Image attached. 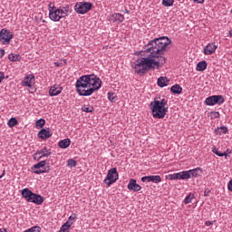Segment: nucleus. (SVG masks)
Here are the masks:
<instances>
[{
  "label": "nucleus",
  "mask_w": 232,
  "mask_h": 232,
  "mask_svg": "<svg viewBox=\"0 0 232 232\" xmlns=\"http://www.w3.org/2000/svg\"><path fill=\"white\" fill-rule=\"evenodd\" d=\"M171 40L167 36H161L150 40L145 46V52H149V55L141 57L133 63L132 68L135 73L144 74L148 70H155L161 68L166 64V57L164 52L169 46Z\"/></svg>",
  "instance_id": "1"
},
{
  "label": "nucleus",
  "mask_w": 232,
  "mask_h": 232,
  "mask_svg": "<svg viewBox=\"0 0 232 232\" xmlns=\"http://www.w3.org/2000/svg\"><path fill=\"white\" fill-rule=\"evenodd\" d=\"M102 81L95 74H85L81 76L75 84L76 92L82 97H90L94 92L101 90Z\"/></svg>",
  "instance_id": "2"
},
{
  "label": "nucleus",
  "mask_w": 232,
  "mask_h": 232,
  "mask_svg": "<svg viewBox=\"0 0 232 232\" xmlns=\"http://www.w3.org/2000/svg\"><path fill=\"white\" fill-rule=\"evenodd\" d=\"M152 117L154 119H164L168 113V100L166 98H155L150 104Z\"/></svg>",
  "instance_id": "3"
},
{
  "label": "nucleus",
  "mask_w": 232,
  "mask_h": 232,
  "mask_svg": "<svg viewBox=\"0 0 232 232\" xmlns=\"http://www.w3.org/2000/svg\"><path fill=\"white\" fill-rule=\"evenodd\" d=\"M49 18L53 23H59L61 19H64V17H68L70 14V5H60L59 7H55L54 5L49 4Z\"/></svg>",
  "instance_id": "4"
},
{
  "label": "nucleus",
  "mask_w": 232,
  "mask_h": 232,
  "mask_svg": "<svg viewBox=\"0 0 232 232\" xmlns=\"http://www.w3.org/2000/svg\"><path fill=\"white\" fill-rule=\"evenodd\" d=\"M21 193L23 198H24L26 202H32L33 204H36V206H42L43 202H44V198L43 196L34 193L28 188L22 189Z\"/></svg>",
  "instance_id": "5"
},
{
  "label": "nucleus",
  "mask_w": 232,
  "mask_h": 232,
  "mask_svg": "<svg viewBox=\"0 0 232 232\" xmlns=\"http://www.w3.org/2000/svg\"><path fill=\"white\" fill-rule=\"evenodd\" d=\"M92 8H93V5L90 2H77L74 5V11L81 15L88 14Z\"/></svg>",
  "instance_id": "6"
},
{
  "label": "nucleus",
  "mask_w": 232,
  "mask_h": 232,
  "mask_svg": "<svg viewBox=\"0 0 232 232\" xmlns=\"http://www.w3.org/2000/svg\"><path fill=\"white\" fill-rule=\"evenodd\" d=\"M119 180V172L117 168H112L108 170L107 176L104 179L103 182L107 184V187L110 188L111 184H115Z\"/></svg>",
  "instance_id": "7"
},
{
  "label": "nucleus",
  "mask_w": 232,
  "mask_h": 232,
  "mask_svg": "<svg viewBox=\"0 0 232 232\" xmlns=\"http://www.w3.org/2000/svg\"><path fill=\"white\" fill-rule=\"evenodd\" d=\"M46 166V160H42L36 164H34L31 169L34 175H41L43 173H48L50 171V167Z\"/></svg>",
  "instance_id": "8"
},
{
  "label": "nucleus",
  "mask_w": 232,
  "mask_h": 232,
  "mask_svg": "<svg viewBox=\"0 0 232 232\" xmlns=\"http://www.w3.org/2000/svg\"><path fill=\"white\" fill-rule=\"evenodd\" d=\"M50 155H52V150L48 149V147H44L33 154V159L39 162L41 159L48 158Z\"/></svg>",
  "instance_id": "9"
},
{
  "label": "nucleus",
  "mask_w": 232,
  "mask_h": 232,
  "mask_svg": "<svg viewBox=\"0 0 232 232\" xmlns=\"http://www.w3.org/2000/svg\"><path fill=\"white\" fill-rule=\"evenodd\" d=\"M12 39H14V34L10 30L4 28L0 31V43L2 44H10Z\"/></svg>",
  "instance_id": "10"
},
{
  "label": "nucleus",
  "mask_w": 232,
  "mask_h": 232,
  "mask_svg": "<svg viewBox=\"0 0 232 232\" xmlns=\"http://www.w3.org/2000/svg\"><path fill=\"white\" fill-rule=\"evenodd\" d=\"M226 100H224V96L222 95H212L210 97H208L205 100V104L207 106H215V104H224Z\"/></svg>",
  "instance_id": "11"
},
{
  "label": "nucleus",
  "mask_w": 232,
  "mask_h": 232,
  "mask_svg": "<svg viewBox=\"0 0 232 232\" xmlns=\"http://www.w3.org/2000/svg\"><path fill=\"white\" fill-rule=\"evenodd\" d=\"M35 84V76L34 74H28L22 81V86L32 88Z\"/></svg>",
  "instance_id": "12"
},
{
  "label": "nucleus",
  "mask_w": 232,
  "mask_h": 232,
  "mask_svg": "<svg viewBox=\"0 0 232 232\" xmlns=\"http://www.w3.org/2000/svg\"><path fill=\"white\" fill-rule=\"evenodd\" d=\"M53 135V132L52 131V129H41L38 132V138L42 139V140H46L47 139H50Z\"/></svg>",
  "instance_id": "13"
},
{
  "label": "nucleus",
  "mask_w": 232,
  "mask_h": 232,
  "mask_svg": "<svg viewBox=\"0 0 232 232\" xmlns=\"http://www.w3.org/2000/svg\"><path fill=\"white\" fill-rule=\"evenodd\" d=\"M217 48L218 46L215 43H210L204 47L203 53L204 55H211L217 52Z\"/></svg>",
  "instance_id": "14"
},
{
  "label": "nucleus",
  "mask_w": 232,
  "mask_h": 232,
  "mask_svg": "<svg viewBox=\"0 0 232 232\" xmlns=\"http://www.w3.org/2000/svg\"><path fill=\"white\" fill-rule=\"evenodd\" d=\"M63 93V86L59 84L53 85L49 90L50 97H57V95H61Z\"/></svg>",
  "instance_id": "15"
},
{
  "label": "nucleus",
  "mask_w": 232,
  "mask_h": 232,
  "mask_svg": "<svg viewBox=\"0 0 232 232\" xmlns=\"http://www.w3.org/2000/svg\"><path fill=\"white\" fill-rule=\"evenodd\" d=\"M128 189H130V191H140V189H142V187H140V185L137 184V180L136 179H130L128 186H127Z\"/></svg>",
  "instance_id": "16"
},
{
  "label": "nucleus",
  "mask_w": 232,
  "mask_h": 232,
  "mask_svg": "<svg viewBox=\"0 0 232 232\" xmlns=\"http://www.w3.org/2000/svg\"><path fill=\"white\" fill-rule=\"evenodd\" d=\"M110 21L120 24V23H124V15L121 13H114L111 14Z\"/></svg>",
  "instance_id": "17"
},
{
  "label": "nucleus",
  "mask_w": 232,
  "mask_h": 232,
  "mask_svg": "<svg viewBox=\"0 0 232 232\" xmlns=\"http://www.w3.org/2000/svg\"><path fill=\"white\" fill-rule=\"evenodd\" d=\"M157 84L160 86V88H166V86L169 84V79H168L166 76H160L158 78Z\"/></svg>",
  "instance_id": "18"
},
{
  "label": "nucleus",
  "mask_w": 232,
  "mask_h": 232,
  "mask_svg": "<svg viewBox=\"0 0 232 232\" xmlns=\"http://www.w3.org/2000/svg\"><path fill=\"white\" fill-rule=\"evenodd\" d=\"M190 173V178H195L197 179V177H200V175H202V173L204 172V170H202V168L198 167L196 169H192L188 170Z\"/></svg>",
  "instance_id": "19"
},
{
  "label": "nucleus",
  "mask_w": 232,
  "mask_h": 232,
  "mask_svg": "<svg viewBox=\"0 0 232 232\" xmlns=\"http://www.w3.org/2000/svg\"><path fill=\"white\" fill-rule=\"evenodd\" d=\"M70 144H72V140L69 138L63 139L58 142V146L62 148V150H66V148H70Z\"/></svg>",
  "instance_id": "20"
},
{
  "label": "nucleus",
  "mask_w": 232,
  "mask_h": 232,
  "mask_svg": "<svg viewBox=\"0 0 232 232\" xmlns=\"http://www.w3.org/2000/svg\"><path fill=\"white\" fill-rule=\"evenodd\" d=\"M170 92L174 93V95H180V93H182V87L176 83L170 88Z\"/></svg>",
  "instance_id": "21"
},
{
  "label": "nucleus",
  "mask_w": 232,
  "mask_h": 232,
  "mask_svg": "<svg viewBox=\"0 0 232 232\" xmlns=\"http://www.w3.org/2000/svg\"><path fill=\"white\" fill-rule=\"evenodd\" d=\"M206 68H208V63L206 61H201V62L198 63V64L196 66L197 72H204V70H206Z\"/></svg>",
  "instance_id": "22"
},
{
  "label": "nucleus",
  "mask_w": 232,
  "mask_h": 232,
  "mask_svg": "<svg viewBox=\"0 0 232 232\" xmlns=\"http://www.w3.org/2000/svg\"><path fill=\"white\" fill-rule=\"evenodd\" d=\"M227 127L226 126H221V127H218L215 130V132L217 135H226V133H227Z\"/></svg>",
  "instance_id": "23"
},
{
  "label": "nucleus",
  "mask_w": 232,
  "mask_h": 232,
  "mask_svg": "<svg viewBox=\"0 0 232 232\" xmlns=\"http://www.w3.org/2000/svg\"><path fill=\"white\" fill-rule=\"evenodd\" d=\"M8 59H9V61H11L12 63H17V62L21 61V55L15 54V53H10V54L8 55Z\"/></svg>",
  "instance_id": "24"
},
{
  "label": "nucleus",
  "mask_w": 232,
  "mask_h": 232,
  "mask_svg": "<svg viewBox=\"0 0 232 232\" xmlns=\"http://www.w3.org/2000/svg\"><path fill=\"white\" fill-rule=\"evenodd\" d=\"M212 152L215 153V155H217L218 157H225V159H227V153L220 152V150H218V148L217 147L213 148Z\"/></svg>",
  "instance_id": "25"
},
{
  "label": "nucleus",
  "mask_w": 232,
  "mask_h": 232,
  "mask_svg": "<svg viewBox=\"0 0 232 232\" xmlns=\"http://www.w3.org/2000/svg\"><path fill=\"white\" fill-rule=\"evenodd\" d=\"M82 111L85 113H93V111H95V109H93V106L91 105H83L82 107Z\"/></svg>",
  "instance_id": "26"
},
{
  "label": "nucleus",
  "mask_w": 232,
  "mask_h": 232,
  "mask_svg": "<svg viewBox=\"0 0 232 232\" xmlns=\"http://www.w3.org/2000/svg\"><path fill=\"white\" fill-rule=\"evenodd\" d=\"M46 124V120L45 119H40V120H37L36 122H35V128L37 130L41 129V128H44V126Z\"/></svg>",
  "instance_id": "27"
},
{
  "label": "nucleus",
  "mask_w": 232,
  "mask_h": 232,
  "mask_svg": "<svg viewBox=\"0 0 232 232\" xmlns=\"http://www.w3.org/2000/svg\"><path fill=\"white\" fill-rule=\"evenodd\" d=\"M150 182H153V184H160L162 178H160V175L150 176Z\"/></svg>",
  "instance_id": "28"
},
{
  "label": "nucleus",
  "mask_w": 232,
  "mask_h": 232,
  "mask_svg": "<svg viewBox=\"0 0 232 232\" xmlns=\"http://www.w3.org/2000/svg\"><path fill=\"white\" fill-rule=\"evenodd\" d=\"M181 177L182 180H188V179H191V174L189 170H183L181 171Z\"/></svg>",
  "instance_id": "29"
},
{
  "label": "nucleus",
  "mask_w": 232,
  "mask_h": 232,
  "mask_svg": "<svg viewBox=\"0 0 232 232\" xmlns=\"http://www.w3.org/2000/svg\"><path fill=\"white\" fill-rule=\"evenodd\" d=\"M17 124H18V121H17V119L15 118H11L7 122V126L9 128H14V126H17Z\"/></svg>",
  "instance_id": "30"
},
{
  "label": "nucleus",
  "mask_w": 232,
  "mask_h": 232,
  "mask_svg": "<svg viewBox=\"0 0 232 232\" xmlns=\"http://www.w3.org/2000/svg\"><path fill=\"white\" fill-rule=\"evenodd\" d=\"M193 198H195V195L193 194H188L185 199H184V204H191V201L193 200Z\"/></svg>",
  "instance_id": "31"
},
{
  "label": "nucleus",
  "mask_w": 232,
  "mask_h": 232,
  "mask_svg": "<svg viewBox=\"0 0 232 232\" xmlns=\"http://www.w3.org/2000/svg\"><path fill=\"white\" fill-rule=\"evenodd\" d=\"M173 3H175V0H162L161 5H163V6H173Z\"/></svg>",
  "instance_id": "32"
},
{
  "label": "nucleus",
  "mask_w": 232,
  "mask_h": 232,
  "mask_svg": "<svg viewBox=\"0 0 232 232\" xmlns=\"http://www.w3.org/2000/svg\"><path fill=\"white\" fill-rule=\"evenodd\" d=\"M108 99L111 102H115L117 101V95L113 92H108Z\"/></svg>",
  "instance_id": "33"
},
{
  "label": "nucleus",
  "mask_w": 232,
  "mask_h": 232,
  "mask_svg": "<svg viewBox=\"0 0 232 232\" xmlns=\"http://www.w3.org/2000/svg\"><path fill=\"white\" fill-rule=\"evenodd\" d=\"M67 166L69 168H75V166H77V161L73 159L68 160Z\"/></svg>",
  "instance_id": "34"
},
{
  "label": "nucleus",
  "mask_w": 232,
  "mask_h": 232,
  "mask_svg": "<svg viewBox=\"0 0 232 232\" xmlns=\"http://www.w3.org/2000/svg\"><path fill=\"white\" fill-rule=\"evenodd\" d=\"M166 179H168V180H177V173L169 174L166 176Z\"/></svg>",
  "instance_id": "35"
},
{
  "label": "nucleus",
  "mask_w": 232,
  "mask_h": 232,
  "mask_svg": "<svg viewBox=\"0 0 232 232\" xmlns=\"http://www.w3.org/2000/svg\"><path fill=\"white\" fill-rule=\"evenodd\" d=\"M141 182H151V176H144L141 178Z\"/></svg>",
  "instance_id": "36"
},
{
  "label": "nucleus",
  "mask_w": 232,
  "mask_h": 232,
  "mask_svg": "<svg viewBox=\"0 0 232 232\" xmlns=\"http://www.w3.org/2000/svg\"><path fill=\"white\" fill-rule=\"evenodd\" d=\"M59 232H70V228H68V227L65 226H62L61 228H60V231Z\"/></svg>",
  "instance_id": "37"
},
{
  "label": "nucleus",
  "mask_w": 232,
  "mask_h": 232,
  "mask_svg": "<svg viewBox=\"0 0 232 232\" xmlns=\"http://www.w3.org/2000/svg\"><path fill=\"white\" fill-rule=\"evenodd\" d=\"M73 225V222L70 221L69 219L66 221V223L63 224V226H66L65 227H68L70 229V227H72V226Z\"/></svg>",
  "instance_id": "38"
},
{
  "label": "nucleus",
  "mask_w": 232,
  "mask_h": 232,
  "mask_svg": "<svg viewBox=\"0 0 232 232\" xmlns=\"http://www.w3.org/2000/svg\"><path fill=\"white\" fill-rule=\"evenodd\" d=\"M177 180H182V171L176 173Z\"/></svg>",
  "instance_id": "39"
},
{
  "label": "nucleus",
  "mask_w": 232,
  "mask_h": 232,
  "mask_svg": "<svg viewBox=\"0 0 232 232\" xmlns=\"http://www.w3.org/2000/svg\"><path fill=\"white\" fill-rule=\"evenodd\" d=\"M6 53L5 52V49H0V59H3V57H5V54Z\"/></svg>",
  "instance_id": "40"
},
{
  "label": "nucleus",
  "mask_w": 232,
  "mask_h": 232,
  "mask_svg": "<svg viewBox=\"0 0 232 232\" xmlns=\"http://www.w3.org/2000/svg\"><path fill=\"white\" fill-rule=\"evenodd\" d=\"M213 224H215V221H206L205 222V226H207L208 227H209V226H213Z\"/></svg>",
  "instance_id": "41"
},
{
  "label": "nucleus",
  "mask_w": 232,
  "mask_h": 232,
  "mask_svg": "<svg viewBox=\"0 0 232 232\" xmlns=\"http://www.w3.org/2000/svg\"><path fill=\"white\" fill-rule=\"evenodd\" d=\"M227 188L229 191H232V179L229 180L228 184H227Z\"/></svg>",
  "instance_id": "42"
},
{
  "label": "nucleus",
  "mask_w": 232,
  "mask_h": 232,
  "mask_svg": "<svg viewBox=\"0 0 232 232\" xmlns=\"http://www.w3.org/2000/svg\"><path fill=\"white\" fill-rule=\"evenodd\" d=\"M4 80H5V72H0V82H3Z\"/></svg>",
  "instance_id": "43"
},
{
  "label": "nucleus",
  "mask_w": 232,
  "mask_h": 232,
  "mask_svg": "<svg viewBox=\"0 0 232 232\" xmlns=\"http://www.w3.org/2000/svg\"><path fill=\"white\" fill-rule=\"evenodd\" d=\"M193 1H194V3H198V5H202V4H204L205 0H193Z\"/></svg>",
  "instance_id": "44"
},
{
  "label": "nucleus",
  "mask_w": 232,
  "mask_h": 232,
  "mask_svg": "<svg viewBox=\"0 0 232 232\" xmlns=\"http://www.w3.org/2000/svg\"><path fill=\"white\" fill-rule=\"evenodd\" d=\"M54 66H56V68H60V66H63V63L55 62Z\"/></svg>",
  "instance_id": "45"
},
{
  "label": "nucleus",
  "mask_w": 232,
  "mask_h": 232,
  "mask_svg": "<svg viewBox=\"0 0 232 232\" xmlns=\"http://www.w3.org/2000/svg\"><path fill=\"white\" fill-rule=\"evenodd\" d=\"M210 190L204 191V197H209Z\"/></svg>",
  "instance_id": "46"
},
{
  "label": "nucleus",
  "mask_w": 232,
  "mask_h": 232,
  "mask_svg": "<svg viewBox=\"0 0 232 232\" xmlns=\"http://www.w3.org/2000/svg\"><path fill=\"white\" fill-rule=\"evenodd\" d=\"M68 220L72 222V220H75V217L70 216Z\"/></svg>",
  "instance_id": "47"
},
{
  "label": "nucleus",
  "mask_w": 232,
  "mask_h": 232,
  "mask_svg": "<svg viewBox=\"0 0 232 232\" xmlns=\"http://www.w3.org/2000/svg\"><path fill=\"white\" fill-rule=\"evenodd\" d=\"M225 153H227V154H231V150L229 149L227 150V151H225Z\"/></svg>",
  "instance_id": "48"
},
{
  "label": "nucleus",
  "mask_w": 232,
  "mask_h": 232,
  "mask_svg": "<svg viewBox=\"0 0 232 232\" xmlns=\"http://www.w3.org/2000/svg\"><path fill=\"white\" fill-rule=\"evenodd\" d=\"M123 14H130V10L125 9V10L123 11Z\"/></svg>",
  "instance_id": "49"
},
{
  "label": "nucleus",
  "mask_w": 232,
  "mask_h": 232,
  "mask_svg": "<svg viewBox=\"0 0 232 232\" xmlns=\"http://www.w3.org/2000/svg\"><path fill=\"white\" fill-rule=\"evenodd\" d=\"M216 119H218V117H220V113H218V112H216Z\"/></svg>",
  "instance_id": "50"
},
{
  "label": "nucleus",
  "mask_w": 232,
  "mask_h": 232,
  "mask_svg": "<svg viewBox=\"0 0 232 232\" xmlns=\"http://www.w3.org/2000/svg\"><path fill=\"white\" fill-rule=\"evenodd\" d=\"M5 175V170H3V173H2V175L0 176V179H3V177Z\"/></svg>",
  "instance_id": "51"
},
{
  "label": "nucleus",
  "mask_w": 232,
  "mask_h": 232,
  "mask_svg": "<svg viewBox=\"0 0 232 232\" xmlns=\"http://www.w3.org/2000/svg\"><path fill=\"white\" fill-rule=\"evenodd\" d=\"M0 232H6V228H0Z\"/></svg>",
  "instance_id": "52"
}]
</instances>
